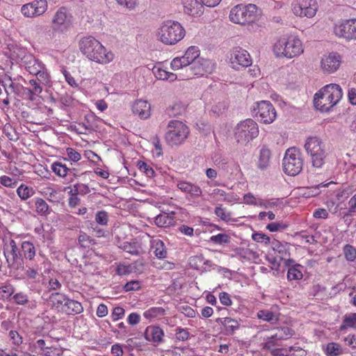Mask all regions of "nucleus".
Here are the masks:
<instances>
[{"label":"nucleus","mask_w":356,"mask_h":356,"mask_svg":"<svg viewBox=\"0 0 356 356\" xmlns=\"http://www.w3.org/2000/svg\"><path fill=\"white\" fill-rule=\"evenodd\" d=\"M79 48L88 59L98 63H107L113 58V54L106 53L104 47L92 36L82 38L79 41Z\"/></svg>","instance_id":"obj_1"},{"label":"nucleus","mask_w":356,"mask_h":356,"mask_svg":"<svg viewBox=\"0 0 356 356\" xmlns=\"http://www.w3.org/2000/svg\"><path fill=\"white\" fill-rule=\"evenodd\" d=\"M342 89L339 85L330 83L323 87L314 95L315 107L322 112L329 111L341 99Z\"/></svg>","instance_id":"obj_2"},{"label":"nucleus","mask_w":356,"mask_h":356,"mask_svg":"<svg viewBox=\"0 0 356 356\" xmlns=\"http://www.w3.org/2000/svg\"><path fill=\"white\" fill-rule=\"evenodd\" d=\"M273 51L277 57L292 58L303 52L301 40L293 36L280 39L275 44Z\"/></svg>","instance_id":"obj_3"},{"label":"nucleus","mask_w":356,"mask_h":356,"mask_svg":"<svg viewBox=\"0 0 356 356\" xmlns=\"http://www.w3.org/2000/svg\"><path fill=\"white\" fill-rule=\"evenodd\" d=\"M160 40L166 44H175L180 41L185 35V30L177 22H165L159 32Z\"/></svg>","instance_id":"obj_4"},{"label":"nucleus","mask_w":356,"mask_h":356,"mask_svg":"<svg viewBox=\"0 0 356 356\" xmlns=\"http://www.w3.org/2000/svg\"><path fill=\"white\" fill-rule=\"evenodd\" d=\"M189 129L182 122L173 120L168 122L165 135L166 143L170 146H178L188 138Z\"/></svg>","instance_id":"obj_5"},{"label":"nucleus","mask_w":356,"mask_h":356,"mask_svg":"<svg viewBox=\"0 0 356 356\" xmlns=\"http://www.w3.org/2000/svg\"><path fill=\"white\" fill-rule=\"evenodd\" d=\"M259 135V127L255 121L246 119L239 122L234 129V136L237 143L246 145Z\"/></svg>","instance_id":"obj_6"},{"label":"nucleus","mask_w":356,"mask_h":356,"mask_svg":"<svg viewBox=\"0 0 356 356\" xmlns=\"http://www.w3.org/2000/svg\"><path fill=\"white\" fill-rule=\"evenodd\" d=\"M305 148L311 156L312 165L315 168H321L326 157L325 145L321 139L317 136L309 137L305 144Z\"/></svg>","instance_id":"obj_7"},{"label":"nucleus","mask_w":356,"mask_h":356,"mask_svg":"<svg viewBox=\"0 0 356 356\" xmlns=\"http://www.w3.org/2000/svg\"><path fill=\"white\" fill-rule=\"evenodd\" d=\"M257 7L254 4L243 6L241 4L234 6L230 11V20L238 24H245L254 22L257 17Z\"/></svg>","instance_id":"obj_8"},{"label":"nucleus","mask_w":356,"mask_h":356,"mask_svg":"<svg viewBox=\"0 0 356 356\" xmlns=\"http://www.w3.org/2000/svg\"><path fill=\"white\" fill-rule=\"evenodd\" d=\"M282 165L284 172L288 175H298L303 166V159L300 152L295 147L288 149L283 159Z\"/></svg>","instance_id":"obj_9"},{"label":"nucleus","mask_w":356,"mask_h":356,"mask_svg":"<svg viewBox=\"0 0 356 356\" xmlns=\"http://www.w3.org/2000/svg\"><path fill=\"white\" fill-rule=\"evenodd\" d=\"M72 16L65 7L60 8L51 20V29L57 33L66 32L72 25Z\"/></svg>","instance_id":"obj_10"},{"label":"nucleus","mask_w":356,"mask_h":356,"mask_svg":"<svg viewBox=\"0 0 356 356\" xmlns=\"http://www.w3.org/2000/svg\"><path fill=\"white\" fill-rule=\"evenodd\" d=\"M334 33L347 41L356 40V18L341 20L334 26Z\"/></svg>","instance_id":"obj_11"},{"label":"nucleus","mask_w":356,"mask_h":356,"mask_svg":"<svg viewBox=\"0 0 356 356\" xmlns=\"http://www.w3.org/2000/svg\"><path fill=\"white\" fill-rule=\"evenodd\" d=\"M254 112L257 120L264 124H270L276 118L275 108L268 101L257 102V108H254Z\"/></svg>","instance_id":"obj_12"},{"label":"nucleus","mask_w":356,"mask_h":356,"mask_svg":"<svg viewBox=\"0 0 356 356\" xmlns=\"http://www.w3.org/2000/svg\"><path fill=\"white\" fill-rule=\"evenodd\" d=\"M199 55L197 47L194 46L190 47L183 56L175 58L171 61L170 66L173 70H177L188 66L191 67L193 65V62L200 58Z\"/></svg>","instance_id":"obj_13"},{"label":"nucleus","mask_w":356,"mask_h":356,"mask_svg":"<svg viewBox=\"0 0 356 356\" xmlns=\"http://www.w3.org/2000/svg\"><path fill=\"white\" fill-rule=\"evenodd\" d=\"M292 6L293 13L300 17L311 18L316 15L317 10L315 0H296Z\"/></svg>","instance_id":"obj_14"},{"label":"nucleus","mask_w":356,"mask_h":356,"mask_svg":"<svg viewBox=\"0 0 356 356\" xmlns=\"http://www.w3.org/2000/svg\"><path fill=\"white\" fill-rule=\"evenodd\" d=\"M47 8V2L46 0H34L30 3L23 5L21 11L25 17H34L44 13Z\"/></svg>","instance_id":"obj_15"},{"label":"nucleus","mask_w":356,"mask_h":356,"mask_svg":"<svg viewBox=\"0 0 356 356\" xmlns=\"http://www.w3.org/2000/svg\"><path fill=\"white\" fill-rule=\"evenodd\" d=\"M230 60L233 67L237 70L239 69V66L247 67L252 64L249 53L239 47L233 49Z\"/></svg>","instance_id":"obj_16"},{"label":"nucleus","mask_w":356,"mask_h":356,"mask_svg":"<svg viewBox=\"0 0 356 356\" xmlns=\"http://www.w3.org/2000/svg\"><path fill=\"white\" fill-rule=\"evenodd\" d=\"M341 63V57L337 53H330L321 58V67L324 73L332 74L336 72Z\"/></svg>","instance_id":"obj_17"},{"label":"nucleus","mask_w":356,"mask_h":356,"mask_svg":"<svg viewBox=\"0 0 356 356\" xmlns=\"http://www.w3.org/2000/svg\"><path fill=\"white\" fill-rule=\"evenodd\" d=\"M295 334L293 330L289 327H282L277 330L276 332L268 338L264 343V348L266 350H270L275 346H279L277 341L286 340Z\"/></svg>","instance_id":"obj_18"},{"label":"nucleus","mask_w":356,"mask_h":356,"mask_svg":"<svg viewBox=\"0 0 356 356\" xmlns=\"http://www.w3.org/2000/svg\"><path fill=\"white\" fill-rule=\"evenodd\" d=\"M214 66L210 60L199 58L193 62L190 70L193 74L204 76L206 74H210L213 70Z\"/></svg>","instance_id":"obj_19"},{"label":"nucleus","mask_w":356,"mask_h":356,"mask_svg":"<svg viewBox=\"0 0 356 356\" xmlns=\"http://www.w3.org/2000/svg\"><path fill=\"white\" fill-rule=\"evenodd\" d=\"M10 246L11 250L8 253H6L4 251V255L6 258L7 262L10 266L19 268L24 263L22 254L14 240H11L10 241Z\"/></svg>","instance_id":"obj_20"},{"label":"nucleus","mask_w":356,"mask_h":356,"mask_svg":"<svg viewBox=\"0 0 356 356\" xmlns=\"http://www.w3.org/2000/svg\"><path fill=\"white\" fill-rule=\"evenodd\" d=\"M184 12L191 16L198 17L204 13V6L197 0H184Z\"/></svg>","instance_id":"obj_21"},{"label":"nucleus","mask_w":356,"mask_h":356,"mask_svg":"<svg viewBox=\"0 0 356 356\" xmlns=\"http://www.w3.org/2000/svg\"><path fill=\"white\" fill-rule=\"evenodd\" d=\"M144 335L147 341L159 343L163 341L164 332L160 327L148 326L145 331Z\"/></svg>","instance_id":"obj_22"},{"label":"nucleus","mask_w":356,"mask_h":356,"mask_svg":"<svg viewBox=\"0 0 356 356\" xmlns=\"http://www.w3.org/2000/svg\"><path fill=\"white\" fill-rule=\"evenodd\" d=\"M132 111L141 119H147L150 116V104L147 101L137 100L132 106Z\"/></svg>","instance_id":"obj_23"},{"label":"nucleus","mask_w":356,"mask_h":356,"mask_svg":"<svg viewBox=\"0 0 356 356\" xmlns=\"http://www.w3.org/2000/svg\"><path fill=\"white\" fill-rule=\"evenodd\" d=\"M177 188L191 197H200L202 193L199 186L185 181H179Z\"/></svg>","instance_id":"obj_24"},{"label":"nucleus","mask_w":356,"mask_h":356,"mask_svg":"<svg viewBox=\"0 0 356 356\" xmlns=\"http://www.w3.org/2000/svg\"><path fill=\"white\" fill-rule=\"evenodd\" d=\"M63 305L64 307L61 311L67 315L79 314L83 311V306L79 302L69 298Z\"/></svg>","instance_id":"obj_25"},{"label":"nucleus","mask_w":356,"mask_h":356,"mask_svg":"<svg viewBox=\"0 0 356 356\" xmlns=\"http://www.w3.org/2000/svg\"><path fill=\"white\" fill-rule=\"evenodd\" d=\"M24 63L26 70L31 74H38L41 69H44V64L31 55L24 57Z\"/></svg>","instance_id":"obj_26"},{"label":"nucleus","mask_w":356,"mask_h":356,"mask_svg":"<svg viewBox=\"0 0 356 356\" xmlns=\"http://www.w3.org/2000/svg\"><path fill=\"white\" fill-rule=\"evenodd\" d=\"M174 212L169 214L165 212L159 214L154 218V223L159 227H168L175 225Z\"/></svg>","instance_id":"obj_27"},{"label":"nucleus","mask_w":356,"mask_h":356,"mask_svg":"<svg viewBox=\"0 0 356 356\" xmlns=\"http://www.w3.org/2000/svg\"><path fill=\"white\" fill-rule=\"evenodd\" d=\"M216 322H220L224 325L226 334L228 335L233 334L234 332L238 329L240 325L239 323L236 320L228 317L218 318L216 319Z\"/></svg>","instance_id":"obj_28"},{"label":"nucleus","mask_w":356,"mask_h":356,"mask_svg":"<svg viewBox=\"0 0 356 356\" xmlns=\"http://www.w3.org/2000/svg\"><path fill=\"white\" fill-rule=\"evenodd\" d=\"M271 244L273 250L279 254L280 260L284 259V257L290 256L289 243H282L279 241L274 240L271 242Z\"/></svg>","instance_id":"obj_29"},{"label":"nucleus","mask_w":356,"mask_h":356,"mask_svg":"<svg viewBox=\"0 0 356 356\" xmlns=\"http://www.w3.org/2000/svg\"><path fill=\"white\" fill-rule=\"evenodd\" d=\"M271 152L268 148L264 146L261 150L258 161V168L261 170L267 168L269 165Z\"/></svg>","instance_id":"obj_30"},{"label":"nucleus","mask_w":356,"mask_h":356,"mask_svg":"<svg viewBox=\"0 0 356 356\" xmlns=\"http://www.w3.org/2000/svg\"><path fill=\"white\" fill-rule=\"evenodd\" d=\"M21 250L26 260L32 261L35 256V248L29 241H24L21 245Z\"/></svg>","instance_id":"obj_31"},{"label":"nucleus","mask_w":356,"mask_h":356,"mask_svg":"<svg viewBox=\"0 0 356 356\" xmlns=\"http://www.w3.org/2000/svg\"><path fill=\"white\" fill-rule=\"evenodd\" d=\"M51 170L53 172L60 177H65L68 173L71 174L73 173L74 175H75L74 171L75 169L72 168H68L67 166L60 162H55L51 165Z\"/></svg>","instance_id":"obj_32"},{"label":"nucleus","mask_w":356,"mask_h":356,"mask_svg":"<svg viewBox=\"0 0 356 356\" xmlns=\"http://www.w3.org/2000/svg\"><path fill=\"white\" fill-rule=\"evenodd\" d=\"M68 297L63 293H52L49 296V301L51 302L52 305L57 309L62 310V308L64 307L63 305L67 300Z\"/></svg>","instance_id":"obj_33"},{"label":"nucleus","mask_w":356,"mask_h":356,"mask_svg":"<svg viewBox=\"0 0 356 356\" xmlns=\"http://www.w3.org/2000/svg\"><path fill=\"white\" fill-rule=\"evenodd\" d=\"M348 327L356 328V313H350L344 316L339 330L343 331Z\"/></svg>","instance_id":"obj_34"},{"label":"nucleus","mask_w":356,"mask_h":356,"mask_svg":"<svg viewBox=\"0 0 356 356\" xmlns=\"http://www.w3.org/2000/svg\"><path fill=\"white\" fill-rule=\"evenodd\" d=\"M36 212L41 216H47L50 213V209L47 203L42 198H37L35 202Z\"/></svg>","instance_id":"obj_35"},{"label":"nucleus","mask_w":356,"mask_h":356,"mask_svg":"<svg viewBox=\"0 0 356 356\" xmlns=\"http://www.w3.org/2000/svg\"><path fill=\"white\" fill-rule=\"evenodd\" d=\"M165 314V310L163 307H151L143 313L147 319H151L163 316Z\"/></svg>","instance_id":"obj_36"},{"label":"nucleus","mask_w":356,"mask_h":356,"mask_svg":"<svg viewBox=\"0 0 356 356\" xmlns=\"http://www.w3.org/2000/svg\"><path fill=\"white\" fill-rule=\"evenodd\" d=\"M122 249L132 255H138L140 246L136 242H124L122 245Z\"/></svg>","instance_id":"obj_37"},{"label":"nucleus","mask_w":356,"mask_h":356,"mask_svg":"<svg viewBox=\"0 0 356 356\" xmlns=\"http://www.w3.org/2000/svg\"><path fill=\"white\" fill-rule=\"evenodd\" d=\"M154 254L159 259H163L166 257L167 251L165 248L164 243L161 240L154 241Z\"/></svg>","instance_id":"obj_38"},{"label":"nucleus","mask_w":356,"mask_h":356,"mask_svg":"<svg viewBox=\"0 0 356 356\" xmlns=\"http://www.w3.org/2000/svg\"><path fill=\"white\" fill-rule=\"evenodd\" d=\"M343 353L341 346L337 343H329L326 346V354L328 356H339Z\"/></svg>","instance_id":"obj_39"},{"label":"nucleus","mask_w":356,"mask_h":356,"mask_svg":"<svg viewBox=\"0 0 356 356\" xmlns=\"http://www.w3.org/2000/svg\"><path fill=\"white\" fill-rule=\"evenodd\" d=\"M257 317L259 319L266 321L267 322H277L278 318L275 315V314L269 310H260L257 313Z\"/></svg>","instance_id":"obj_40"},{"label":"nucleus","mask_w":356,"mask_h":356,"mask_svg":"<svg viewBox=\"0 0 356 356\" xmlns=\"http://www.w3.org/2000/svg\"><path fill=\"white\" fill-rule=\"evenodd\" d=\"M17 195L22 200H27L34 194L33 188L22 184L17 190Z\"/></svg>","instance_id":"obj_41"},{"label":"nucleus","mask_w":356,"mask_h":356,"mask_svg":"<svg viewBox=\"0 0 356 356\" xmlns=\"http://www.w3.org/2000/svg\"><path fill=\"white\" fill-rule=\"evenodd\" d=\"M86 122H82L79 124L81 127L84 128L86 131H96L98 126L93 123V121L96 120V117L93 115H90L86 116Z\"/></svg>","instance_id":"obj_42"},{"label":"nucleus","mask_w":356,"mask_h":356,"mask_svg":"<svg viewBox=\"0 0 356 356\" xmlns=\"http://www.w3.org/2000/svg\"><path fill=\"white\" fill-rule=\"evenodd\" d=\"M343 254L346 259L348 261H353L356 259V248L350 245L346 244L343 249Z\"/></svg>","instance_id":"obj_43"},{"label":"nucleus","mask_w":356,"mask_h":356,"mask_svg":"<svg viewBox=\"0 0 356 356\" xmlns=\"http://www.w3.org/2000/svg\"><path fill=\"white\" fill-rule=\"evenodd\" d=\"M300 268H296L293 266H292L291 268H289L287 271L288 280L293 281L301 280L303 277V275Z\"/></svg>","instance_id":"obj_44"},{"label":"nucleus","mask_w":356,"mask_h":356,"mask_svg":"<svg viewBox=\"0 0 356 356\" xmlns=\"http://www.w3.org/2000/svg\"><path fill=\"white\" fill-rule=\"evenodd\" d=\"M35 76H36L37 80L43 85H47L50 82V75L47 72L45 65H44V69H41Z\"/></svg>","instance_id":"obj_45"},{"label":"nucleus","mask_w":356,"mask_h":356,"mask_svg":"<svg viewBox=\"0 0 356 356\" xmlns=\"http://www.w3.org/2000/svg\"><path fill=\"white\" fill-rule=\"evenodd\" d=\"M74 191L75 193L78 195H84L90 192V190L88 185L84 184H76L73 186V188L71 189L70 193Z\"/></svg>","instance_id":"obj_46"},{"label":"nucleus","mask_w":356,"mask_h":356,"mask_svg":"<svg viewBox=\"0 0 356 356\" xmlns=\"http://www.w3.org/2000/svg\"><path fill=\"white\" fill-rule=\"evenodd\" d=\"M138 167L139 170L144 172L147 177H153L155 175V172L152 168L147 165L144 161H140L138 162Z\"/></svg>","instance_id":"obj_47"},{"label":"nucleus","mask_w":356,"mask_h":356,"mask_svg":"<svg viewBox=\"0 0 356 356\" xmlns=\"http://www.w3.org/2000/svg\"><path fill=\"white\" fill-rule=\"evenodd\" d=\"M78 241L79 244L83 248H89L90 244L95 243V240L85 233L79 235Z\"/></svg>","instance_id":"obj_48"},{"label":"nucleus","mask_w":356,"mask_h":356,"mask_svg":"<svg viewBox=\"0 0 356 356\" xmlns=\"http://www.w3.org/2000/svg\"><path fill=\"white\" fill-rule=\"evenodd\" d=\"M15 291V289L10 284L0 286V296L2 298H8Z\"/></svg>","instance_id":"obj_49"},{"label":"nucleus","mask_w":356,"mask_h":356,"mask_svg":"<svg viewBox=\"0 0 356 356\" xmlns=\"http://www.w3.org/2000/svg\"><path fill=\"white\" fill-rule=\"evenodd\" d=\"M230 237L226 234H218L211 237V241L218 243H228L229 242Z\"/></svg>","instance_id":"obj_50"},{"label":"nucleus","mask_w":356,"mask_h":356,"mask_svg":"<svg viewBox=\"0 0 356 356\" xmlns=\"http://www.w3.org/2000/svg\"><path fill=\"white\" fill-rule=\"evenodd\" d=\"M27 269L26 270L25 274L30 279H35L38 275L39 266L35 264L34 266H31L26 264Z\"/></svg>","instance_id":"obj_51"},{"label":"nucleus","mask_w":356,"mask_h":356,"mask_svg":"<svg viewBox=\"0 0 356 356\" xmlns=\"http://www.w3.org/2000/svg\"><path fill=\"white\" fill-rule=\"evenodd\" d=\"M190 336V333L187 329L177 327L175 330V337L179 341H185Z\"/></svg>","instance_id":"obj_52"},{"label":"nucleus","mask_w":356,"mask_h":356,"mask_svg":"<svg viewBox=\"0 0 356 356\" xmlns=\"http://www.w3.org/2000/svg\"><path fill=\"white\" fill-rule=\"evenodd\" d=\"M252 238L254 241L257 243H264L265 244H268L270 243V237L263 233H254L252 236Z\"/></svg>","instance_id":"obj_53"},{"label":"nucleus","mask_w":356,"mask_h":356,"mask_svg":"<svg viewBox=\"0 0 356 356\" xmlns=\"http://www.w3.org/2000/svg\"><path fill=\"white\" fill-rule=\"evenodd\" d=\"M13 298L16 304L20 305H24L29 302L27 295L22 292L17 293L13 296Z\"/></svg>","instance_id":"obj_54"},{"label":"nucleus","mask_w":356,"mask_h":356,"mask_svg":"<svg viewBox=\"0 0 356 356\" xmlns=\"http://www.w3.org/2000/svg\"><path fill=\"white\" fill-rule=\"evenodd\" d=\"M96 222L101 225H106L108 222V213L105 211H99L95 215Z\"/></svg>","instance_id":"obj_55"},{"label":"nucleus","mask_w":356,"mask_h":356,"mask_svg":"<svg viewBox=\"0 0 356 356\" xmlns=\"http://www.w3.org/2000/svg\"><path fill=\"white\" fill-rule=\"evenodd\" d=\"M288 225L282 222H272L267 225L266 228L272 232H277L280 230H284L287 228Z\"/></svg>","instance_id":"obj_56"},{"label":"nucleus","mask_w":356,"mask_h":356,"mask_svg":"<svg viewBox=\"0 0 356 356\" xmlns=\"http://www.w3.org/2000/svg\"><path fill=\"white\" fill-rule=\"evenodd\" d=\"M227 109V104L224 102H219L215 105H213L211 108V112L216 114L217 115H220L222 114L225 110Z\"/></svg>","instance_id":"obj_57"},{"label":"nucleus","mask_w":356,"mask_h":356,"mask_svg":"<svg viewBox=\"0 0 356 356\" xmlns=\"http://www.w3.org/2000/svg\"><path fill=\"white\" fill-rule=\"evenodd\" d=\"M9 337L15 346H19L23 342L22 336L15 330H10L9 332Z\"/></svg>","instance_id":"obj_58"},{"label":"nucleus","mask_w":356,"mask_h":356,"mask_svg":"<svg viewBox=\"0 0 356 356\" xmlns=\"http://www.w3.org/2000/svg\"><path fill=\"white\" fill-rule=\"evenodd\" d=\"M68 159L73 162H77L81 159V154L74 149L68 147L66 149Z\"/></svg>","instance_id":"obj_59"},{"label":"nucleus","mask_w":356,"mask_h":356,"mask_svg":"<svg viewBox=\"0 0 356 356\" xmlns=\"http://www.w3.org/2000/svg\"><path fill=\"white\" fill-rule=\"evenodd\" d=\"M29 83L30 86L32 87V91L35 94L36 96L39 95L42 92V83H40L37 79H31L29 80Z\"/></svg>","instance_id":"obj_60"},{"label":"nucleus","mask_w":356,"mask_h":356,"mask_svg":"<svg viewBox=\"0 0 356 356\" xmlns=\"http://www.w3.org/2000/svg\"><path fill=\"white\" fill-rule=\"evenodd\" d=\"M140 288L139 282L132 280L127 282L123 287L126 291H137Z\"/></svg>","instance_id":"obj_61"},{"label":"nucleus","mask_w":356,"mask_h":356,"mask_svg":"<svg viewBox=\"0 0 356 356\" xmlns=\"http://www.w3.org/2000/svg\"><path fill=\"white\" fill-rule=\"evenodd\" d=\"M215 214L220 218L222 220L227 221L229 220V214L226 213L225 209L221 207H217L214 211Z\"/></svg>","instance_id":"obj_62"},{"label":"nucleus","mask_w":356,"mask_h":356,"mask_svg":"<svg viewBox=\"0 0 356 356\" xmlns=\"http://www.w3.org/2000/svg\"><path fill=\"white\" fill-rule=\"evenodd\" d=\"M307 353L300 347L291 346L289 356H306Z\"/></svg>","instance_id":"obj_63"},{"label":"nucleus","mask_w":356,"mask_h":356,"mask_svg":"<svg viewBox=\"0 0 356 356\" xmlns=\"http://www.w3.org/2000/svg\"><path fill=\"white\" fill-rule=\"evenodd\" d=\"M348 213H356V193L351 197V198L349 200L348 202Z\"/></svg>","instance_id":"obj_64"}]
</instances>
